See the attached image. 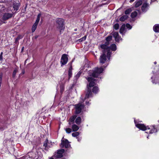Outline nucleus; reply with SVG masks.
<instances>
[{
    "instance_id": "obj_1",
    "label": "nucleus",
    "mask_w": 159,
    "mask_h": 159,
    "mask_svg": "<svg viewBox=\"0 0 159 159\" xmlns=\"http://www.w3.org/2000/svg\"><path fill=\"white\" fill-rule=\"evenodd\" d=\"M92 93L91 90L88 88V90L86 93L85 96L82 95L80 97L81 100L79 102L74 105L75 109V114L78 115L81 112L82 110L83 109L84 107V105L83 104V102L87 98H89V97L92 96Z\"/></svg>"
},
{
    "instance_id": "obj_2",
    "label": "nucleus",
    "mask_w": 159,
    "mask_h": 159,
    "mask_svg": "<svg viewBox=\"0 0 159 159\" xmlns=\"http://www.w3.org/2000/svg\"><path fill=\"white\" fill-rule=\"evenodd\" d=\"M101 48L103 49L102 51L103 54L101 55L100 57V63L103 64L107 60V57L109 60L111 54V52H110V48H108L105 45H102L101 46Z\"/></svg>"
},
{
    "instance_id": "obj_3",
    "label": "nucleus",
    "mask_w": 159,
    "mask_h": 159,
    "mask_svg": "<svg viewBox=\"0 0 159 159\" xmlns=\"http://www.w3.org/2000/svg\"><path fill=\"white\" fill-rule=\"evenodd\" d=\"M136 126L143 131L146 130L147 129H150L149 133L151 134L157 132V129L155 128L154 125H152L150 127L149 126H146L143 124H138L136 125Z\"/></svg>"
},
{
    "instance_id": "obj_4",
    "label": "nucleus",
    "mask_w": 159,
    "mask_h": 159,
    "mask_svg": "<svg viewBox=\"0 0 159 159\" xmlns=\"http://www.w3.org/2000/svg\"><path fill=\"white\" fill-rule=\"evenodd\" d=\"M57 28L59 29L60 30V32L62 30H63L65 27H64V20L61 18H58L56 20Z\"/></svg>"
},
{
    "instance_id": "obj_5",
    "label": "nucleus",
    "mask_w": 159,
    "mask_h": 159,
    "mask_svg": "<svg viewBox=\"0 0 159 159\" xmlns=\"http://www.w3.org/2000/svg\"><path fill=\"white\" fill-rule=\"evenodd\" d=\"M103 69L102 67H96L92 73V76L94 77H97L99 74L102 73Z\"/></svg>"
},
{
    "instance_id": "obj_6",
    "label": "nucleus",
    "mask_w": 159,
    "mask_h": 159,
    "mask_svg": "<svg viewBox=\"0 0 159 159\" xmlns=\"http://www.w3.org/2000/svg\"><path fill=\"white\" fill-rule=\"evenodd\" d=\"M68 55L66 54H63L61 59V66L66 64L68 61Z\"/></svg>"
},
{
    "instance_id": "obj_7",
    "label": "nucleus",
    "mask_w": 159,
    "mask_h": 159,
    "mask_svg": "<svg viewBox=\"0 0 159 159\" xmlns=\"http://www.w3.org/2000/svg\"><path fill=\"white\" fill-rule=\"evenodd\" d=\"M125 27L129 29H130L132 27L129 24H127L126 25L124 24L123 25L120 29V33L123 34L125 33L126 31Z\"/></svg>"
},
{
    "instance_id": "obj_8",
    "label": "nucleus",
    "mask_w": 159,
    "mask_h": 159,
    "mask_svg": "<svg viewBox=\"0 0 159 159\" xmlns=\"http://www.w3.org/2000/svg\"><path fill=\"white\" fill-rule=\"evenodd\" d=\"M65 146L66 148H68L70 146L69 143L67 139H65V140H61V142L60 145L61 147L63 148Z\"/></svg>"
},
{
    "instance_id": "obj_9",
    "label": "nucleus",
    "mask_w": 159,
    "mask_h": 159,
    "mask_svg": "<svg viewBox=\"0 0 159 159\" xmlns=\"http://www.w3.org/2000/svg\"><path fill=\"white\" fill-rule=\"evenodd\" d=\"M86 79L89 82V87H91L95 85V83L94 82V81L95 80V79L90 77L86 78Z\"/></svg>"
},
{
    "instance_id": "obj_10",
    "label": "nucleus",
    "mask_w": 159,
    "mask_h": 159,
    "mask_svg": "<svg viewBox=\"0 0 159 159\" xmlns=\"http://www.w3.org/2000/svg\"><path fill=\"white\" fill-rule=\"evenodd\" d=\"M13 13H5L2 17V19L4 20H7L8 19L11 18L13 15Z\"/></svg>"
},
{
    "instance_id": "obj_11",
    "label": "nucleus",
    "mask_w": 159,
    "mask_h": 159,
    "mask_svg": "<svg viewBox=\"0 0 159 159\" xmlns=\"http://www.w3.org/2000/svg\"><path fill=\"white\" fill-rule=\"evenodd\" d=\"M111 34L113 35L116 42H119V33L118 32L113 31L112 33H111Z\"/></svg>"
},
{
    "instance_id": "obj_12",
    "label": "nucleus",
    "mask_w": 159,
    "mask_h": 159,
    "mask_svg": "<svg viewBox=\"0 0 159 159\" xmlns=\"http://www.w3.org/2000/svg\"><path fill=\"white\" fill-rule=\"evenodd\" d=\"M20 7V4L19 2H16L15 1H13L12 7L14 10L17 11L18 10Z\"/></svg>"
},
{
    "instance_id": "obj_13",
    "label": "nucleus",
    "mask_w": 159,
    "mask_h": 159,
    "mask_svg": "<svg viewBox=\"0 0 159 159\" xmlns=\"http://www.w3.org/2000/svg\"><path fill=\"white\" fill-rule=\"evenodd\" d=\"M112 38V37L111 35H110L107 37L106 38V42L104 45H106L107 47V46L109 44V42L111 40Z\"/></svg>"
},
{
    "instance_id": "obj_14",
    "label": "nucleus",
    "mask_w": 159,
    "mask_h": 159,
    "mask_svg": "<svg viewBox=\"0 0 159 159\" xmlns=\"http://www.w3.org/2000/svg\"><path fill=\"white\" fill-rule=\"evenodd\" d=\"M68 65H69L70 67L69 69L68 70V76H69V79H70L72 76V63H69L68 64Z\"/></svg>"
},
{
    "instance_id": "obj_15",
    "label": "nucleus",
    "mask_w": 159,
    "mask_h": 159,
    "mask_svg": "<svg viewBox=\"0 0 159 159\" xmlns=\"http://www.w3.org/2000/svg\"><path fill=\"white\" fill-rule=\"evenodd\" d=\"M65 152V150L62 149L57 151V153L58 155V158H61L62 157V153Z\"/></svg>"
},
{
    "instance_id": "obj_16",
    "label": "nucleus",
    "mask_w": 159,
    "mask_h": 159,
    "mask_svg": "<svg viewBox=\"0 0 159 159\" xmlns=\"http://www.w3.org/2000/svg\"><path fill=\"white\" fill-rule=\"evenodd\" d=\"M154 31L156 32H159V25L157 24L154 25L153 27Z\"/></svg>"
},
{
    "instance_id": "obj_17",
    "label": "nucleus",
    "mask_w": 159,
    "mask_h": 159,
    "mask_svg": "<svg viewBox=\"0 0 159 159\" xmlns=\"http://www.w3.org/2000/svg\"><path fill=\"white\" fill-rule=\"evenodd\" d=\"M148 7V5L146 3L143 4L142 7V10L143 11L145 12L147 11V8Z\"/></svg>"
},
{
    "instance_id": "obj_18",
    "label": "nucleus",
    "mask_w": 159,
    "mask_h": 159,
    "mask_svg": "<svg viewBox=\"0 0 159 159\" xmlns=\"http://www.w3.org/2000/svg\"><path fill=\"white\" fill-rule=\"evenodd\" d=\"M108 48H110V52H111L110 50H111L112 51H115L116 49V46L115 44H112L110 46V47L109 48L108 47Z\"/></svg>"
},
{
    "instance_id": "obj_19",
    "label": "nucleus",
    "mask_w": 159,
    "mask_h": 159,
    "mask_svg": "<svg viewBox=\"0 0 159 159\" xmlns=\"http://www.w3.org/2000/svg\"><path fill=\"white\" fill-rule=\"evenodd\" d=\"M81 122V119L80 116L77 117L75 119V122L77 125H80Z\"/></svg>"
},
{
    "instance_id": "obj_20",
    "label": "nucleus",
    "mask_w": 159,
    "mask_h": 159,
    "mask_svg": "<svg viewBox=\"0 0 159 159\" xmlns=\"http://www.w3.org/2000/svg\"><path fill=\"white\" fill-rule=\"evenodd\" d=\"M72 128L73 131H77L79 128V127L75 124H74L72 125Z\"/></svg>"
},
{
    "instance_id": "obj_21",
    "label": "nucleus",
    "mask_w": 159,
    "mask_h": 159,
    "mask_svg": "<svg viewBox=\"0 0 159 159\" xmlns=\"http://www.w3.org/2000/svg\"><path fill=\"white\" fill-rule=\"evenodd\" d=\"M77 117V116L76 115H73L71 116L69 119V121L70 122L74 123V120Z\"/></svg>"
},
{
    "instance_id": "obj_22",
    "label": "nucleus",
    "mask_w": 159,
    "mask_h": 159,
    "mask_svg": "<svg viewBox=\"0 0 159 159\" xmlns=\"http://www.w3.org/2000/svg\"><path fill=\"white\" fill-rule=\"evenodd\" d=\"M99 91V90L98 87L96 86L94 87L92 89L93 92L95 93H98Z\"/></svg>"
},
{
    "instance_id": "obj_23",
    "label": "nucleus",
    "mask_w": 159,
    "mask_h": 159,
    "mask_svg": "<svg viewBox=\"0 0 159 159\" xmlns=\"http://www.w3.org/2000/svg\"><path fill=\"white\" fill-rule=\"evenodd\" d=\"M128 16L127 15H124L121 16L120 18V21H124L125 20H126L128 18Z\"/></svg>"
},
{
    "instance_id": "obj_24",
    "label": "nucleus",
    "mask_w": 159,
    "mask_h": 159,
    "mask_svg": "<svg viewBox=\"0 0 159 159\" xmlns=\"http://www.w3.org/2000/svg\"><path fill=\"white\" fill-rule=\"evenodd\" d=\"M142 3V2L141 0H139L135 4V7H139V6L141 5Z\"/></svg>"
},
{
    "instance_id": "obj_25",
    "label": "nucleus",
    "mask_w": 159,
    "mask_h": 159,
    "mask_svg": "<svg viewBox=\"0 0 159 159\" xmlns=\"http://www.w3.org/2000/svg\"><path fill=\"white\" fill-rule=\"evenodd\" d=\"M38 25L35 23L33 25L32 28V31L33 32H34L36 30Z\"/></svg>"
},
{
    "instance_id": "obj_26",
    "label": "nucleus",
    "mask_w": 159,
    "mask_h": 159,
    "mask_svg": "<svg viewBox=\"0 0 159 159\" xmlns=\"http://www.w3.org/2000/svg\"><path fill=\"white\" fill-rule=\"evenodd\" d=\"M137 12L134 11L132 12L131 15V17L132 18H134L137 16Z\"/></svg>"
},
{
    "instance_id": "obj_27",
    "label": "nucleus",
    "mask_w": 159,
    "mask_h": 159,
    "mask_svg": "<svg viewBox=\"0 0 159 159\" xmlns=\"http://www.w3.org/2000/svg\"><path fill=\"white\" fill-rule=\"evenodd\" d=\"M18 72V69L16 68L14 70L12 73V77L14 78L15 77L16 73Z\"/></svg>"
},
{
    "instance_id": "obj_28",
    "label": "nucleus",
    "mask_w": 159,
    "mask_h": 159,
    "mask_svg": "<svg viewBox=\"0 0 159 159\" xmlns=\"http://www.w3.org/2000/svg\"><path fill=\"white\" fill-rule=\"evenodd\" d=\"M80 134V133L78 132H75L72 133V135L74 137H76L78 136Z\"/></svg>"
},
{
    "instance_id": "obj_29",
    "label": "nucleus",
    "mask_w": 159,
    "mask_h": 159,
    "mask_svg": "<svg viewBox=\"0 0 159 159\" xmlns=\"http://www.w3.org/2000/svg\"><path fill=\"white\" fill-rule=\"evenodd\" d=\"M132 11V10L130 8H129L126 10L125 11V14L126 15L129 14Z\"/></svg>"
},
{
    "instance_id": "obj_30",
    "label": "nucleus",
    "mask_w": 159,
    "mask_h": 159,
    "mask_svg": "<svg viewBox=\"0 0 159 159\" xmlns=\"http://www.w3.org/2000/svg\"><path fill=\"white\" fill-rule=\"evenodd\" d=\"M119 25L118 23H116L113 25L114 29L117 30L119 29Z\"/></svg>"
},
{
    "instance_id": "obj_31",
    "label": "nucleus",
    "mask_w": 159,
    "mask_h": 159,
    "mask_svg": "<svg viewBox=\"0 0 159 159\" xmlns=\"http://www.w3.org/2000/svg\"><path fill=\"white\" fill-rule=\"evenodd\" d=\"M86 38V36H84L82 38H81V39H79L78 40V41H79L80 42H81L85 40Z\"/></svg>"
},
{
    "instance_id": "obj_32",
    "label": "nucleus",
    "mask_w": 159,
    "mask_h": 159,
    "mask_svg": "<svg viewBox=\"0 0 159 159\" xmlns=\"http://www.w3.org/2000/svg\"><path fill=\"white\" fill-rule=\"evenodd\" d=\"M65 130H66V133L68 134H69L71 132V129L70 128H66L65 129Z\"/></svg>"
},
{
    "instance_id": "obj_33",
    "label": "nucleus",
    "mask_w": 159,
    "mask_h": 159,
    "mask_svg": "<svg viewBox=\"0 0 159 159\" xmlns=\"http://www.w3.org/2000/svg\"><path fill=\"white\" fill-rule=\"evenodd\" d=\"M82 72L80 71H79L76 75V77L77 79H78L81 74Z\"/></svg>"
},
{
    "instance_id": "obj_34",
    "label": "nucleus",
    "mask_w": 159,
    "mask_h": 159,
    "mask_svg": "<svg viewBox=\"0 0 159 159\" xmlns=\"http://www.w3.org/2000/svg\"><path fill=\"white\" fill-rule=\"evenodd\" d=\"M2 75H2V73H0V87H1V84H2Z\"/></svg>"
},
{
    "instance_id": "obj_35",
    "label": "nucleus",
    "mask_w": 159,
    "mask_h": 159,
    "mask_svg": "<svg viewBox=\"0 0 159 159\" xmlns=\"http://www.w3.org/2000/svg\"><path fill=\"white\" fill-rule=\"evenodd\" d=\"M31 154L32 155V156H31L32 158L34 159H35V158H36V154L35 153L32 152L31 153Z\"/></svg>"
},
{
    "instance_id": "obj_36",
    "label": "nucleus",
    "mask_w": 159,
    "mask_h": 159,
    "mask_svg": "<svg viewBox=\"0 0 159 159\" xmlns=\"http://www.w3.org/2000/svg\"><path fill=\"white\" fill-rule=\"evenodd\" d=\"M64 86H60V91L61 93H62L63 91L64 90Z\"/></svg>"
},
{
    "instance_id": "obj_37",
    "label": "nucleus",
    "mask_w": 159,
    "mask_h": 159,
    "mask_svg": "<svg viewBox=\"0 0 159 159\" xmlns=\"http://www.w3.org/2000/svg\"><path fill=\"white\" fill-rule=\"evenodd\" d=\"M39 20H40V18H37L36 20L35 23L36 24H38V23L39 21Z\"/></svg>"
},
{
    "instance_id": "obj_38",
    "label": "nucleus",
    "mask_w": 159,
    "mask_h": 159,
    "mask_svg": "<svg viewBox=\"0 0 159 159\" xmlns=\"http://www.w3.org/2000/svg\"><path fill=\"white\" fill-rule=\"evenodd\" d=\"M47 142H48V140L47 139V140L45 141V143H44L43 144V146H44L45 147H46L47 146Z\"/></svg>"
},
{
    "instance_id": "obj_39",
    "label": "nucleus",
    "mask_w": 159,
    "mask_h": 159,
    "mask_svg": "<svg viewBox=\"0 0 159 159\" xmlns=\"http://www.w3.org/2000/svg\"><path fill=\"white\" fill-rule=\"evenodd\" d=\"M25 72V70H22L21 73V74H21H22V75L24 74Z\"/></svg>"
},
{
    "instance_id": "obj_40",
    "label": "nucleus",
    "mask_w": 159,
    "mask_h": 159,
    "mask_svg": "<svg viewBox=\"0 0 159 159\" xmlns=\"http://www.w3.org/2000/svg\"><path fill=\"white\" fill-rule=\"evenodd\" d=\"M40 16H41V14H39L37 16V18H40Z\"/></svg>"
},
{
    "instance_id": "obj_41",
    "label": "nucleus",
    "mask_w": 159,
    "mask_h": 159,
    "mask_svg": "<svg viewBox=\"0 0 159 159\" xmlns=\"http://www.w3.org/2000/svg\"><path fill=\"white\" fill-rule=\"evenodd\" d=\"M0 61L2 60V56H0Z\"/></svg>"
},
{
    "instance_id": "obj_42",
    "label": "nucleus",
    "mask_w": 159,
    "mask_h": 159,
    "mask_svg": "<svg viewBox=\"0 0 159 159\" xmlns=\"http://www.w3.org/2000/svg\"><path fill=\"white\" fill-rule=\"evenodd\" d=\"M19 39V38H16L15 41L16 43V42H17Z\"/></svg>"
},
{
    "instance_id": "obj_43",
    "label": "nucleus",
    "mask_w": 159,
    "mask_h": 159,
    "mask_svg": "<svg viewBox=\"0 0 159 159\" xmlns=\"http://www.w3.org/2000/svg\"><path fill=\"white\" fill-rule=\"evenodd\" d=\"M135 0H130L129 2H133Z\"/></svg>"
},
{
    "instance_id": "obj_44",
    "label": "nucleus",
    "mask_w": 159,
    "mask_h": 159,
    "mask_svg": "<svg viewBox=\"0 0 159 159\" xmlns=\"http://www.w3.org/2000/svg\"><path fill=\"white\" fill-rule=\"evenodd\" d=\"M86 103L87 105H88L89 104V102L86 101Z\"/></svg>"
},
{
    "instance_id": "obj_45",
    "label": "nucleus",
    "mask_w": 159,
    "mask_h": 159,
    "mask_svg": "<svg viewBox=\"0 0 159 159\" xmlns=\"http://www.w3.org/2000/svg\"><path fill=\"white\" fill-rule=\"evenodd\" d=\"M24 49V47H23L22 48V49H21V51H22H22H23Z\"/></svg>"
},
{
    "instance_id": "obj_46",
    "label": "nucleus",
    "mask_w": 159,
    "mask_h": 159,
    "mask_svg": "<svg viewBox=\"0 0 159 159\" xmlns=\"http://www.w3.org/2000/svg\"><path fill=\"white\" fill-rule=\"evenodd\" d=\"M2 54H3V52H2L1 53V54H0V56H2Z\"/></svg>"
},
{
    "instance_id": "obj_47",
    "label": "nucleus",
    "mask_w": 159,
    "mask_h": 159,
    "mask_svg": "<svg viewBox=\"0 0 159 159\" xmlns=\"http://www.w3.org/2000/svg\"><path fill=\"white\" fill-rule=\"evenodd\" d=\"M77 29H75V30H74V31H77Z\"/></svg>"
},
{
    "instance_id": "obj_48",
    "label": "nucleus",
    "mask_w": 159,
    "mask_h": 159,
    "mask_svg": "<svg viewBox=\"0 0 159 159\" xmlns=\"http://www.w3.org/2000/svg\"><path fill=\"white\" fill-rule=\"evenodd\" d=\"M116 21L117 22H118L119 21V20H118V19H117L116 20Z\"/></svg>"
},
{
    "instance_id": "obj_49",
    "label": "nucleus",
    "mask_w": 159,
    "mask_h": 159,
    "mask_svg": "<svg viewBox=\"0 0 159 159\" xmlns=\"http://www.w3.org/2000/svg\"><path fill=\"white\" fill-rule=\"evenodd\" d=\"M154 64H156L157 63V62L155 61L154 62Z\"/></svg>"
},
{
    "instance_id": "obj_50",
    "label": "nucleus",
    "mask_w": 159,
    "mask_h": 159,
    "mask_svg": "<svg viewBox=\"0 0 159 159\" xmlns=\"http://www.w3.org/2000/svg\"><path fill=\"white\" fill-rule=\"evenodd\" d=\"M49 159H54L53 158H52V157H51Z\"/></svg>"
},
{
    "instance_id": "obj_51",
    "label": "nucleus",
    "mask_w": 159,
    "mask_h": 159,
    "mask_svg": "<svg viewBox=\"0 0 159 159\" xmlns=\"http://www.w3.org/2000/svg\"><path fill=\"white\" fill-rule=\"evenodd\" d=\"M119 9H117V10L116 11V12H117L118 10Z\"/></svg>"
},
{
    "instance_id": "obj_52",
    "label": "nucleus",
    "mask_w": 159,
    "mask_h": 159,
    "mask_svg": "<svg viewBox=\"0 0 159 159\" xmlns=\"http://www.w3.org/2000/svg\"><path fill=\"white\" fill-rule=\"evenodd\" d=\"M122 39H120V40H122Z\"/></svg>"
},
{
    "instance_id": "obj_53",
    "label": "nucleus",
    "mask_w": 159,
    "mask_h": 159,
    "mask_svg": "<svg viewBox=\"0 0 159 159\" xmlns=\"http://www.w3.org/2000/svg\"><path fill=\"white\" fill-rule=\"evenodd\" d=\"M37 38V37H35V38Z\"/></svg>"
},
{
    "instance_id": "obj_54",
    "label": "nucleus",
    "mask_w": 159,
    "mask_h": 159,
    "mask_svg": "<svg viewBox=\"0 0 159 159\" xmlns=\"http://www.w3.org/2000/svg\"><path fill=\"white\" fill-rule=\"evenodd\" d=\"M25 60V62H26V60Z\"/></svg>"
},
{
    "instance_id": "obj_55",
    "label": "nucleus",
    "mask_w": 159,
    "mask_h": 159,
    "mask_svg": "<svg viewBox=\"0 0 159 159\" xmlns=\"http://www.w3.org/2000/svg\"><path fill=\"white\" fill-rule=\"evenodd\" d=\"M158 122L159 123V120H158Z\"/></svg>"
},
{
    "instance_id": "obj_56",
    "label": "nucleus",
    "mask_w": 159,
    "mask_h": 159,
    "mask_svg": "<svg viewBox=\"0 0 159 159\" xmlns=\"http://www.w3.org/2000/svg\"><path fill=\"white\" fill-rule=\"evenodd\" d=\"M104 0L105 1H106V0Z\"/></svg>"
}]
</instances>
